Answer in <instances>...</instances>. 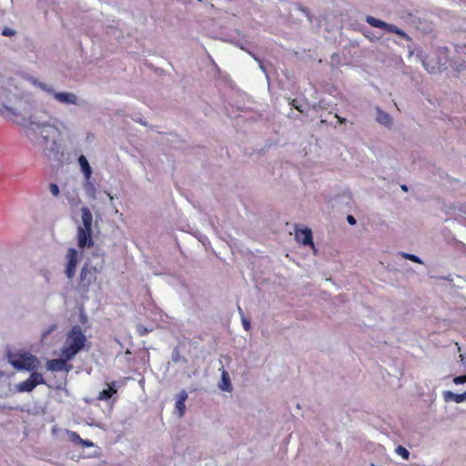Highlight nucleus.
Returning a JSON list of instances; mask_svg holds the SVG:
<instances>
[{
	"label": "nucleus",
	"instance_id": "4468645a",
	"mask_svg": "<svg viewBox=\"0 0 466 466\" xmlns=\"http://www.w3.org/2000/svg\"><path fill=\"white\" fill-rule=\"evenodd\" d=\"M219 389L228 392H231L233 390L229 374L225 370H223L221 373V382L219 383Z\"/></svg>",
	"mask_w": 466,
	"mask_h": 466
},
{
	"label": "nucleus",
	"instance_id": "72a5a7b5",
	"mask_svg": "<svg viewBox=\"0 0 466 466\" xmlns=\"http://www.w3.org/2000/svg\"><path fill=\"white\" fill-rule=\"evenodd\" d=\"M300 10H301L302 12H304V13H306V12H307V8H305V7H301V8H300Z\"/></svg>",
	"mask_w": 466,
	"mask_h": 466
},
{
	"label": "nucleus",
	"instance_id": "f8f14e48",
	"mask_svg": "<svg viewBox=\"0 0 466 466\" xmlns=\"http://www.w3.org/2000/svg\"><path fill=\"white\" fill-rule=\"evenodd\" d=\"M187 397H188L187 392L184 390L178 393L177 400L175 404V409H176L177 415L179 418L183 417L185 414V410H186L185 402L187 400Z\"/></svg>",
	"mask_w": 466,
	"mask_h": 466
},
{
	"label": "nucleus",
	"instance_id": "bb28decb",
	"mask_svg": "<svg viewBox=\"0 0 466 466\" xmlns=\"http://www.w3.org/2000/svg\"><path fill=\"white\" fill-rule=\"evenodd\" d=\"M80 445L82 447H85V448H91V447L94 446V443L91 441H89V440L82 439V441H81Z\"/></svg>",
	"mask_w": 466,
	"mask_h": 466
},
{
	"label": "nucleus",
	"instance_id": "412c9836",
	"mask_svg": "<svg viewBox=\"0 0 466 466\" xmlns=\"http://www.w3.org/2000/svg\"><path fill=\"white\" fill-rule=\"evenodd\" d=\"M66 435L71 442H73L74 444L80 445L82 438L79 436L77 432L68 430L66 431Z\"/></svg>",
	"mask_w": 466,
	"mask_h": 466
},
{
	"label": "nucleus",
	"instance_id": "aec40b11",
	"mask_svg": "<svg viewBox=\"0 0 466 466\" xmlns=\"http://www.w3.org/2000/svg\"><path fill=\"white\" fill-rule=\"evenodd\" d=\"M377 120L383 125H390L391 123V117L388 113L379 111Z\"/></svg>",
	"mask_w": 466,
	"mask_h": 466
},
{
	"label": "nucleus",
	"instance_id": "b1692460",
	"mask_svg": "<svg viewBox=\"0 0 466 466\" xmlns=\"http://www.w3.org/2000/svg\"><path fill=\"white\" fill-rule=\"evenodd\" d=\"M49 190L54 197H58L60 194L59 187L56 183L49 184Z\"/></svg>",
	"mask_w": 466,
	"mask_h": 466
},
{
	"label": "nucleus",
	"instance_id": "f704fd0d",
	"mask_svg": "<svg viewBox=\"0 0 466 466\" xmlns=\"http://www.w3.org/2000/svg\"><path fill=\"white\" fill-rule=\"evenodd\" d=\"M238 310L240 311L241 314H243L241 308L238 307Z\"/></svg>",
	"mask_w": 466,
	"mask_h": 466
},
{
	"label": "nucleus",
	"instance_id": "9d476101",
	"mask_svg": "<svg viewBox=\"0 0 466 466\" xmlns=\"http://www.w3.org/2000/svg\"><path fill=\"white\" fill-rule=\"evenodd\" d=\"M8 103H10L9 94L6 92L0 93V116L11 117L17 115L15 109L7 105Z\"/></svg>",
	"mask_w": 466,
	"mask_h": 466
},
{
	"label": "nucleus",
	"instance_id": "cd10ccee",
	"mask_svg": "<svg viewBox=\"0 0 466 466\" xmlns=\"http://www.w3.org/2000/svg\"><path fill=\"white\" fill-rule=\"evenodd\" d=\"M242 324L245 330L248 331L250 329V322L244 317H242Z\"/></svg>",
	"mask_w": 466,
	"mask_h": 466
},
{
	"label": "nucleus",
	"instance_id": "4be33fe9",
	"mask_svg": "<svg viewBox=\"0 0 466 466\" xmlns=\"http://www.w3.org/2000/svg\"><path fill=\"white\" fill-rule=\"evenodd\" d=\"M395 451H396L397 454L401 456L404 460H408L409 457H410L409 451L405 447H403V446L399 445L396 448Z\"/></svg>",
	"mask_w": 466,
	"mask_h": 466
},
{
	"label": "nucleus",
	"instance_id": "c85d7f7f",
	"mask_svg": "<svg viewBox=\"0 0 466 466\" xmlns=\"http://www.w3.org/2000/svg\"><path fill=\"white\" fill-rule=\"evenodd\" d=\"M347 221L349 222V224L350 225H355L356 224V219L353 216L351 215H348L347 216Z\"/></svg>",
	"mask_w": 466,
	"mask_h": 466
},
{
	"label": "nucleus",
	"instance_id": "473e14b6",
	"mask_svg": "<svg viewBox=\"0 0 466 466\" xmlns=\"http://www.w3.org/2000/svg\"><path fill=\"white\" fill-rule=\"evenodd\" d=\"M55 329V327H53L52 329H50L49 330H47L44 336H46L47 334H49L53 329Z\"/></svg>",
	"mask_w": 466,
	"mask_h": 466
},
{
	"label": "nucleus",
	"instance_id": "ddd939ff",
	"mask_svg": "<svg viewBox=\"0 0 466 466\" xmlns=\"http://www.w3.org/2000/svg\"><path fill=\"white\" fill-rule=\"evenodd\" d=\"M108 388L99 392L97 396L98 400H108L117 392L116 382L112 381L107 384Z\"/></svg>",
	"mask_w": 466,
	"mask_h": 466
},
{
	"label": "nucleus",
	"instance_id": "c756f323",
	"mask_svg": "<svg viewBox=\"0 0 466 466\" xmlns=\"http://www.w3.org/2000/svg\"><path fill=\"white\" fill-rule=\"evenodd\" d=\"M290 105L295 107L297 110H299V112H302V110L300 109V107L298 106L297 104V100L296 99H293L290 103Z\"/></svg>",
	"mask_w": 466,
	"mask_h": 466
},
{
	"label": "nucleus",
	"instance_id": "7ed1b4c3",
	"mask_svg": "<svg viewBox=\"0 0 466 466\" xmlns=\"http://www.w3.org/2000/svg\"><path fill=\"white\" fill-rule=\"evenodd\" d=\"M82 225L76 228L77 246L80 249L90 248L94 246L92 238L93 215L86 207L81 208Z\"/></svg>",
	"mask_w": 466,
	"mask_h": 466
},
{
	"label": "nucleus",
	"instance_id": "2f4dec72",
	"mask_svg": "<svg viewBox=\"0 0 466 466\" xmlns=\"http://www.w3.org/2000/svg\"><path fill=\"white\" fill-rule=\"evenodd\" d=\"M401 187V189H402L403 191H405V192H407V191H408V187H407L406 185H401V187Z\"/></svg>",
	"mask_w": 466,
	"mask_h": 466
},
{
	"label": "nucleus",
	"instance_id": "6e6552de",
	"mask_svg": "<svg viewBox=\"0 0 466 466\" xmlns=\"http://www.w3.org/2000/svg\"><path fill=\"white\" fill-rule=\"evenodd\" d=\"M295 239L297 242L304 245V246H310L313 249V252H317V248L313 242V236L312 231L309 228H299L298 227L295 228Z\"/></svg>",
	"mask_w": 466,
	"mask_h": 466
},
{
	"label": "nucleus",
	"instance_id": "5701e85b",
	"mask_svg": "<svg viewBox=\"0 0 466 466\" xmlns=\"http://www.w3.org/2000/svg\"><path fill=\"white\" fill-rule=\"evenodd\" d=\"M402 257L415 263L421 264L422 261L419 257L413 254L402 253Z\"/></svg>",
	"mask_w": 466,
	"mask_h": 466
},
{
	"label": "nucleus",
	"instance_id": "7c9ffc66",
	"mask_svg": "<svg viewBox=\"0 0 466 466\" xmlns=\"http://www.w3.org/2000/svg\"><path fill=\"white\" fill-rule=\"evenodd\" d=\"M335 117L338 119L339 124L346 123V118L339 116L338 114H335Z\"/></svg>",
	"mask_w": 466,
	"mask_h": 466
},
{
	"label": "nucleus",
	"instance_id": "a878e982",
	"mask_svg": "<svg viewBox=\"0 0 466 466\" xmlns=\"http://www.w3.org/2000/svg\"><path fill=\"white\" fill-rule=\"evenodd\" d=\"M455 384L464 383L466 382V375H461L454 378L453 380Z\"/></svg>",
	"mask_w": 466,
	"mask_h": 466
},
{
	"label": "nucleus",
	"instance_id": "423d86ee",
	"mask_svg": "<svg viewBox=\"0 0 466 466\" xmlns=\"http://www.w3.org/2000/svg\"><path fill=\"white\" fill-rule=\"evenodd\" d=\"M81 259V254L75 248H69L66 254L65 275L68 279H73L76 275L77 264Z\"/></svg>",
	"mask_w": 466,
	"mask_h": 466
},
{
	"label": "nucleus",
	"instance_id": "2eb2a0df",
	"mask_svg": "<svg viewBox=\"0 0 466 466\" xmlns=\"http://www.w3.org/2000/svg\"><path fill=\"white\" fill-rule=\"evenodd\" d=\"M78 163L81 167V170L85 176L86 180H89L92 175V169L91 167L85 156H80L78 157Z\"/></svg>",
	"mask_w": 466,
	"mask_h": 466
},
{
	"label": "nucleus",
	"instance_id": "393cba45",
	"mask_svg": "<svg viewBox=\"0 0 466 466\" xmlns=\"http://www.w3.org/2000/svg\"><path fill=\"white\" fill-rule=\"evenodd\" d=\"M2 35L5 36H13L15 35V31L9 27H5L2 31Z\"/></svg>",
	"mask_w": 466,
	"mask_h": 466
},
{
	"label": "nucleus",
	"instance_id": "f257e3e1",
	"mask_svg": "<svg viewBox=\"0 0 466 466\" xmlns=\"http://www.w3.org/2000/svg\"><path fill=\"white\" fill-rule=\"evenodd\" d=\"M58 133V129L52 124L31 123L27 129V137L35 145L46 149L50 142H55V138Z\"/></svg>",
	"mask_w": 466,
	"mask_h": 466
},
{
	"label": "nucleus",
	"instance_id": "a211bd4d",
	"mask_svg": "<svg viewBox=\"0 0 466 466\" xmlns=\"http://www.w3.org/2000/svg\"><path fill=\"white\" fill-rule=\"evenodd\" d=\"M366 22L373 26V27H377V28H380V29H384V27L386 26V22L382 21V20H380L374 16H371V15H368L367 18H366Z\"/></svg>",
	"mask_w": 466,
	"mask_h": 466
},
{
	"label": "nucleus",
	"instance_id": "39448f33",
	"mask_svg": "<svg viewBox=\"0 0 466 466\" xmlns=\"http://www.w3.org/2000/svg\"><path fill=\"white\" fill-rule=\"evenodd\" d=\"M10 363L16 370L28 371L36 370L39 365V361L36 357L28 352L12 355L10 358Z\"/></svg>",
	"mask_w": 466,
	"mask_h": 466
},
{
	"label": "nucleus",
	"instance_id": "f03ea898",
	"mask_svg": "<svg viewBox=\"0 0 466 466\" xmlns=\"http://www.w3.org/2000/svg\"><path fill=\"white\" fill-rule=\"evenodd\" d=\"M86 338L78 325L74 326L66 335L61 354L67 360H73L85 347Z\"/></svg>",
	"mask_w": 466,
	"mask_h": 466
},
{
	"label": "nucleus",
	"instance_id": "20e7f679",
	"mask_svg": "<svg viewBox=\"0 0 466 466\" xmlns=\"http://www.w3.org/2000/svg\"><path fill=\"white\" fill-rule=\"evenodd\" d=\"M99 269L96 267L92 266L89 262H86L80 270L76 286L77 291L82 295L86 294L90 287L96 281Z\"/></svg>",
	"mask_w": 466,
	"mask_h": 466
},
{
	"label": "nucleus",
	"instance_id": "dca6fc26",
	"mask_svg": "<svg viewBox=\"0 0 466 466\" xmlns=\"http://www.w3.org/2000/svg\"><path fill=\"white\" fill-rule=\"evenodd\" d=\"M444 399L446 401L453 400L456 403L463 402L466 400V390L463 393H453L451 391H445Z\"/></svg>",
	"mask_w": 466,
	"mask_h": 466
},
{
	"label": "nucleus",
	"instance_id": "1a4fd4ad",
	"mask_svg": "<svg viewBox=\"0 0 466 466\" xmlns=\"http://www.w3.org/2000/svg\"><path fill=\"white\" fill-rule=\"evenodd\" d=\"M70 360H67L66 358L63 357L61 359H53L47 361L46 368L50 371H62L66 370L68 372L72 370L73 366L71 364H67V361Z\"/></svg>",
	"mask_w": 466,
	"mask_h": 466
},
{
	"label": "nucleus",
	"instance_id": "6ab92c4d",
	"mask_svg": "<svg viewBox=\"0 0 466 466\" xmlns=\"http://www.w3.org/2000/svg\"><path fill=\"white\" fill-rule=\"evenodd\" d=\"M384 29L390 33H394L401 37L406 36V34L401 29L398 28L395 25L386 23Z\"/></svg>",
	"mask_w": 466,
	"mask_h": 466
},
{
	"label": "nucleus",
	"instance_id": "f3484780",
	"mask_svg": "<svg viewBox=\"0 0 466 466\" xmlns=\"http://www.w3.org/2000/svg\"><path fill=\"white\" fill-rule=\"evenodd\" d=\"M85 191L87 195V197L91 199L96 198V189L95 185L90 182L89 180H86V182L84 185Z\"/></svg>",
	"mask_w": 466,
	"mask_h": 466
},
{
	"label": "nucleus",
	"instance_id": "9b49d317",
	"mask_svg": "<svg viewBox=\"0 0 466 466\" xmlns=\"http://www.w3.org/2000/svg\"><path fill=\"white\" fill-rule=\"evenodd\" d=\"M54 98L66 105H76L78 98L74 93L70 92H52Z\"/></svg>",
	"mask_w": 466,
	"mask_h": 466
},
{
	"label": "nucleus",
	"instance_id": "0eeeda50",
	"mask_svg": "<svg viewBox=\"0 0 466 466\" xmlns=\"http://www.w3.org/2000/svg\"><path fill=\"white\" fill-rule=\"evenodd\" d=\"M46 380L43 375L39 372H33L30 377L18 383L16 385V390L19 392H30L32 391L37 385L45 384Z\"/></svg>",
	"mask_w": 466,
	"mask_h": 466
}]
</instances>
